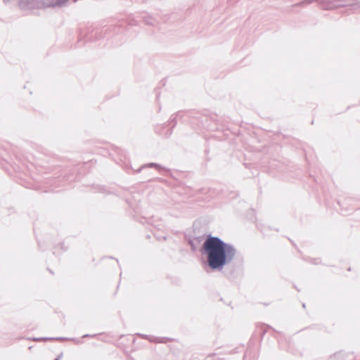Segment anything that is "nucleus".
<instances>
[{
	"label": "nucleus",
	"mask_w": 360,
	"mask_h": 360,
	"mask_svg": "<svg viewBox=\"0 0 360 360\" xmlns=\"http://www.w3.org/2000/svg\"><path fill=\"white\" fill-rule=\"evenodd\" d=\"M138 335L140 336L141 338H142L143 339L148 340H149L150 342H155L156 341V338H155L150 337L148 335H144V334L139 333Z\"/></svg>",
	"instance_id": "obj_6"
},
{
	"label": "nucleus",
	"mask_w": 360,
	"mask_h": 360,
	"mask_svg": "<svg viewBox=\"0 0 360 360\" xmlns=\"http://www.w3.org/2000/svg\"><path fill=\"white\" fill-rule=\"evenodd\" d=\"M179 113L180 112H177L176 114L172 115L170 117V122L173 124V127L175 126V124H176V119Z\"/></svg>",
	"instance_id": "obj_7"
},
{
	"label": "nucleus",
	"mask_w": 360,
	"mask_h": 360,
	"mask_svg": "<svg viewBox=\"0 0 360 360\" xmlns=\"http://www.w3.org/2000/svg\"><path fill=\"white\" fill-rule=\"evenodd\" d=\"M146 22L148 25H153V20L152 19H150V20H146Z\"/></svg>",
	"instance_id": "obj_10"
},
{
	"label": "nucleus",
	"mask_w": 360,
	"mask_h": 360,
	"mask_svg": "<svg viewBox=\"0 0 360 360\" xmlns=\"http://www.w3.org/2000/svg\"><path fill=\"white\" fill-rule=\"evenodd\" d=\"M359 2H360V0H359Z\"/></svg>",
	"instance_id": "obj_14"
},
{
	"label": "nucleus",
	"mask_w": 360,
	"mask_h": 360,
	"mask_svg": "<svg viewBox=\"0 0 360 360\" xmlns=\"http://www.w3.org/2000/svg\"><path fill=\"white\" fill-rule=\"evenodd\" d=\"M96 335H89V334H85V335H84L82 336V338H87V337H94V336H96Z\"/></svg>",
	"instance_id": "obj_11"
},
{
	"label": "nucleus",
	"mask_w": 360,
	"mask_h": 360,
	"mask_svg": "<svg viewBox=\"0 0 360 360\" xmlns=\"http://www.w3.org/2000/svg\"><path fill=\"white\" fill-rule=\"evenodd\" d=\"M11 1V0H3V3H4V4H8V3H9V1ZM22 1H23V0H19V4H21Z\"/></svg>",
	"instance_id": "obj_9"
},
{
	"label": "nucleus",
	"mask_w": 360,
	"mask_h": 360,
	"mask_svg": "<svg viewBox=\"0 0 360 360\" xmlns=\"http://www.w3.org/2000/svg\"><path fill=\"white\" fill-rule=\"evenodd\" d=\"M319 3L323 9L324 10H330L335 8V1L332 0H317L316 1Z\"/></svg>",
	"instance_id": "obj_3"
},
{
	"label": "nucleus",
	"mask_w": 360,
	"mask_h": 360,
	"mask_svg": "<svg viewBox=\"0 0 360 360\" xmlns=\"http://www.w3.org/2000/svg\"><path fill=\"white\" fill-rule=\"evenodd\" d=\"M201 252L206 255L207 266L212 271H224L226 276L231 274L228 266L236 254V249L233 245L210 234L202 243Z\"/></svg>",
	"instance_id": "obj_1"
},
{
	"label": "nucleus",
	"mask_w": 360,
	"mask_h": 360,
	"mask_svg": "<svg viewBox=\"0 0 360 360\" xmlns=\"http://www.w3.org/2000/svg\"><path fill=\"white\" fill-rule=\"evenodd\" d=\"M314 263L315 264H319V259H314Z\"/></svg>",
	"instance_id": "obj_13"
},
{
	"label": "nucleus",
	"mask_w": 360,
	"mask_h": 360,
	"mask_svg": "<svg viewBox=\"0 0 360 360\" xmlns=\"http://www.w3.org/2000/svg\"><path fill=\"white\" fill-rule=\"evenodd\" d=\"M354 1L359 2V0H335V8L352 5Z\"/></svg>",
	"instance_id": "obj_5"
},
{
	"label": "nucleus",
	"mask_w": 360,
	"mask_h": 360,
	"mask_svg": "<svg viewBox=\"0 0 360 360\" xmlns=\"http://www.w3.org/2000/svg\"><path fill=\"white\" fill-rule=\"evenodd\" d=\"M147 167H154V168H155V169H157L158 170L168 171L167 169H165V167H162L160 165H159L158 163L151 162V163L143 165L138 170H136V172L139 173V172H141V171L143 169L147 168Z\"/></svg>",
	"instance_id": "obj_4"
},
{
	"label": "nucleus",
	"mask_w": 360,
	"mask_h": 360,
	"mask_svg": "<svg viewBox=\"0 0 360 360\" xmlns=\"http://www.w3.org/2000/svg\"><path fill=\"white\" fill-rule=\"evenodd\" d=\"M62 354H60L57 358H56L54 360H60V358L62 357Z\"/></svg>",
	"instance_id": "obj_12"
},
{
	"label": "nucleus",
	"mask_w": 360,
	"mask_h": 360,
	"mask_svg": "<svg viewBox=\"0 0 360 360\" xmlns=\"http://www.w3.org/2000/svg\"><path fill=\"white\" fill-rule=\"evenodd\" d=\"M29 340H32L34 342L47 341V340L63 341V340H70L74 341L76 344H79L81 342V341L79 340L75 339V338L70 339V338H30Z\"/></svg>",
	"instance_id": "obj_2"
},
{
	"label": "nucleus",
	"mask_w": 360,
	"mask_h": 360,
	"mask_svg": "<svg viewBox=\"0 0 360 360\" xmlns=\"http://www.w3.org/2000/svg\"><path fill=\"white\" fill-rule=\"evenodd\" d=\"M317 0H304L299 4V5L310 4L314 2H316Z\"/></svg>",
	"instance_id": "obj_8"
}]
</instances>
